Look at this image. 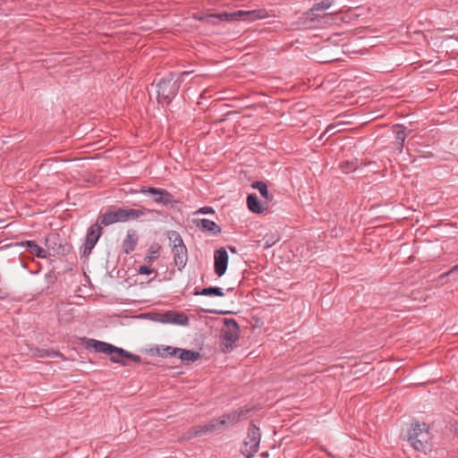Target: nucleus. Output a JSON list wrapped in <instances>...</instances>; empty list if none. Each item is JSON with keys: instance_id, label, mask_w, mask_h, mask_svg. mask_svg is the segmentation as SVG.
Instances as JSON below:
<instances>
[{"instance_id": "nucleus-1", "label": "nucleus", "mask_w": 458, "mask_h": 458, "mask_svg": "<svg viewBox=\"0 0 458 458\" xmlns=\"http://www.w3.org/2000/svg\"><path fill=\"white\" fill-rule=\"evenodd\" d=\"M87 348H92L96 352L106 353L110 355V360L113 363H118L122 366H127L128 363L123 360V358L129 359L133 362L140 363L141 357L140 355L131 353L123 348L114 346L111 344L98 341L96 339H87Z\"/></svg>"}, {"instance_id": "nucleus-2", "label": "nucleus", "mask_w": 458, "mask_h": 458, "mask_svg": "<svg viewBox=\"0 0 458 458\" xmlns=\"http://www.w3.org/2000/svg\"><path fill=\"white\" fill-rule=\"evenodd\" d=\"M405 439L419 452L427 454L432 449V437L426 423L414 421L407 431Z\"/></svg>"}, {"instance_id": "nucleus-3", "label": "nucleus", "mask_w": 458, "mask_h": 458, "mask_svg": "<svg viewBox=\"0 0 458 458\" xmlns=\"http://www.w3.org/2000/svg\"><path fill=\"white\" fill-rule=\"evenodd\" d=\"M185 74H188V72H183L176 77L174 73L170 72L157 82V98L159 104L169 105L172 102L179 91L182 81L181 78Z\"/></svg>"}, {"instance_id": "nucleus-4", "label": "nucleus", "mask_w": 458, "mask_h": 458, "mask_svg": "<svg viewBox=\"0 0 458 458\" xmlns=\"http://www.w3.org/2000/svg\"><path fill=\"white\" fill-rule=\"evenodd\" d=\"M240 337L238 323L234 318H224V327L221 329V344L223 352L231 351Z\"/></svg>"}, {"instance_id": "nucleus-5", "label": "nucleus", "mask_w": 458, "mask_h": 458, "mask_svg": "<svg viewBox=\"0 0 458 458\" xmlns=\"http://www.w3.org/2000/svg\"><path fill=\"white\" fill-rule=\"evenodd\" d=\"M168 238L173 242L172 252L174 254V261L179 271H182L188 260V251L182 238L176 231H170Z\"/></svg>"}, {"instance_id": "nucleus-6", "label": "nucleus", "mask_w": 458, "mask_h": 458, "mask_svg": "<svg viewBox=\"0 0 458 458\" xmlns=\"http://www.w3.org/2000/svg\"><path fill=\"white\" fill-rule=\"evenodd\" d=\"M123 191L126 193L131 194H142L145 197H148L152 200H171L173 196L164 189L154 188V187H146V186H137L132 187L131 185H126Z\"/></svg>"}, {"instance_id": "nucleus-7", "label": "nucleus", "mask_w": 458, "mask_h": 458, "mask_svg": "<svg viewBox=\"0 0 458 458\" xmlns=\"http://www.w3.org/2000/svg\"><path fill=\"white\" fill-rule=\"evenodd\" d=\"M260 443V430L253 422L248 428V434L243 443L242 453L247 458H251L259 451Z\"/></svg>"}, {"instance_id": "nucleus-8", "label": "nucleus", "mask_w": 458, "mask_h": 458, "mask_svg": "<svg viewBox=\"0 0 458 458\" xmlns=\"http://www.w3.org/2000/svg\"><path fill=\"white\" fill-rule=\"evenodd\" d=\"M224 427L225 420H221L220 418H215L205 424L191 428L184 433V438L190 440L203 434L218 432L221 431Z\"/></svg>"}, {"instance_id": "nucleus-9", "label": "nucleus", "mask_w": 458, "mask_h": 458, "mask_svg": "<svg viewBox=\"0 0 458 458\" xmlns=\"http://www.w3.org/2000/svg\"><path fill=\"white\" fill-rule=\"evenodd\" d=\"M119 213V221L120 222H128L131 220H135L140 217H148L155 218L158 214L157 211L154 209L140 208H118Z\"/></svg>"}, {"instance_id": "nucleus-10", "label": "nucleus", "mask_w": 458, "mask_h": 458, "mask_svg": "<svg viewBox=\"0 0 458 458\" xmlns=\"http://www.w3.org/2000/svg\"><path fill=\"white\" fill-rule=\"evenodd\" d=\"M152 320L163 324H174L186 326L189 324V318L183 312L169 310L165 313L149 314Z\"/></svg>"}, {"instance_id": "nucleus-11", "label": "nucleus", "mask_w": 458, "mask_h": 458, "mask_svg": "<svg viewBox=\"0 0 458 458\" xmlns=\"http://www.w3.org/2000/svg\"><path fill=\"white\" fill-rule=\"evenodd\" d=\"M103 233V227L95 223L87 231L85 242L82 245V255H89Z\"/></svg>"}, {"instance_id": "nucleus-12", "label": "nucleus", "mask_w": 458, "mask_h": 458, "mask_svg": "<svg viewBox=\"0 0 458 458\" xmlns=\"http://www.w3.org/2000/svg\"><path fill=\"white\" fill-rule=\"evenodd\" d=\"M228 253L225 248L215 250L214 253V271L215 274L221 277L225 275L228 266Z\"/></svg>"}, {"instance_id": "nucleus-13", "label": "nucleus", "mask_w": 458, "mask_h": 458, "mask_svg": "<svg viewBox=\"0 0 458 458\" xmlns=\"http://www.w3.org/2000/svg\"><path fill=\"white\" fill-rule=\"evenodd\" d=\"M251 410L247 406L240 407L236 410L231 411L220 416L221 420H225V427L232 426L239 421L244 420L248 418V414Z\"/></svg>"}, {"instance_id": "nucleus-14", "label": "nucleus", "mask_w": 458, "mask_h": 458, "mask_svg": "<svg viewBox=\"0 0 458 458\" xmlns=\"http://www.w3.org/2000/svg\"><path fill=\"white\" fill-rule=\"evenodd\" d=\"M334 0H322L319 3H317L313 5L312 8L307 13V18L310 21H318L320 19L327 18L328 14L320 15L317 13L318 12H325L328 8L332 6Z\"/></svg>"}, {"instance_id": "nucleus-15", "label": "nucleus", "mask_w": 458, "mask_h": 458, "mask_svg": "<svg viewBox=\"0 0 458 458\" xmlns=\"http://www.w3.org/2000/svg\"><path fill=\"white\" fill-rule=\"evenodd\" d=\"M255 13H256L255 11H253V12L237 11V12H234V13H225V12H224V13H217V14L208 15L206 18L200 17V18H198V19L199 21H202L204 19H208V18H218V19L224 20V21H232V20H236V19L242 18L243 16H251Z\"/></svg>"}, {"instance_id": "nucleus-16", "label": "nucleus", "mask_w": 458, "mask_h": 458, "mask_svg": "<svg viewBox=\"0 0 458 458\" xmlns=\"http://www.w3.org/2000/svg\"><path fill=\"white\" fill-rule=\"evenodd\" d=\"M138 241H139V235H138L137 232L134 230H129L127 232L126 237L123 241L122 247H123V252L125 254L131 253L135 250Z\"/></svg>"}, {"instance_id": "nucleus-17", "label": "nucleus", "mask_w": 458, "mask_h": 458, "mask_svg": "<svg viewBox=\"0 0 458 458\" xmlns=\"http://www.w3.org/2000/svg\"><path fill=\"white\" fill-rule=\"evenodd\" d=\"M117 222H120L118 208L114 210H108L105 213H100L97 221V223H98L101 226H107Z\"/></svg>"}, {"instance_id": "nucleus-18", "label": "nucleus", "mask_w": 458, "mask_h": 458, "mask_svg": "<svg viewBox=\"0 0 458 458\" xmlns=\"http://www.w3.org/2000/svg\"><path fill=\"white\" fill-rule=\"evenodd\" d=\"M21 246L24 247L30 254L40 259H46L48 255L47 251L38 245L34 241H24L21 242Z\"/></svg>"}, {"instance_id": "nucleus-19", "label": "nucleus", "mask_w": 458, "mask_h": 458, "mask_svg": "<svg viewBox=\"0 0 458 458\" xmlns=\"http://www.w3.org/2000/svg\"><path fill=\"white\" fill-rule=\"evenodd\" d=\"M196 225L203 232L207 231L212 234H218L221 233V228L214 221L208 219L195 220Z\"/></svg>"}, {"instance_id": "nucleus-20", "label": "nucleus", "mask_w": 458, "mask_h": 458, "mask_svg": "<svg viewBox=\"0 0 458 458\" xmlns=\"http://www.w3.org/2000/svg\"><path fill=\"white\" fill-rule=\"evenodd\" d=\"M393 131L395 135L396 149L401 152L406 139L405 127L402 124H395L393 126Z\"/></svg>"}, {"instance_id": "nucleus-21", "label": "nucleus", "mask_w": 458, "mask_h": 458, "mask_svg": "<svg viewBox=\"0 0 458 458\" xmlns=\"http://www.w3.org/2000/svg\"><path fill=\"white\" fill-rule=\"evenodd\" d=\"M248 208L255 214L267 215L270 212L271 202H246Z\"/></svg>"}, {"instance_id": "nucleus-22", "label": "nucleus", "mask_w": 458, "mask_h": 458, "mask_svg": "<svg viewBox=\"0 0 458 458\" xmlns=\"http://www.w3.org/2000/svg\"><path fill=\"white\" fill-rule=\"evenodd\" d=\"M179 359L182 361H196L200 358V353L198 351L194 350H185L181 349L179 351V353L177 354Z\"/></svg>"}, {"instance_id": "nucleus-23", "label": "nucleus", "mask_w": 458, "mask_h": 458, "mask_svg": "<svg viewBox=\"0 0 458 458\" xmlns=\"http://www.w3.org/2000/svg\"><path fill=\"white\" fill-rule=\"evenodd\" d=\"M362 162H360L358 158H354L352 160H345L340 163V169L344 174H349L356 171Z\"/></svg>"}, {"instance_id": "nucleus-24", "label": "nucleus", "mask_w": 458, "mask_h": 458, "mask_svg": "<svg viewBox=\"0 0 458 458\" xmlns=\"http://www.w3.org/2000/svg\"><path fill=\"white\" fill-rule=\"evenodd\" d=\"M194 295H205V296H225V293L222 288L217 286H209L201 289L200 291L195 289Z\"/></svg>"}, {"instance_id": "nucleus-25", "label": "nucleus", "mask_w": 458, "mask_h": 458, "mask_svg": "<svg viewBox=\"0 0 458 458\" xmlns=\"http://www.w3.org/2000/svg\"><path fill=\"white\" fill-rule=\"evenodd\" d=\"M180 348L173 346H161L157 349V353L160 357H172L176 356L179 353Z\"/></svg>"}, {"instance_id": "nucleus-26", "label": "nucleus", "mask_w": 458, "mask_h": 458, "mask_svg": "<svg viewBox=\"0 0 458 458\" xmlns=\"http://www.w3.org/2000/svg\"><path fill=\"white\" fill-rule=\"evenodd\" d=\"M251 187L253 189L259 190L260 195L264 199H266L267 200H268L270 199V195H269V191H268V189H267V185L264 182L256 181V182L251 183Z\"/></svg>"}, {"instance_id": "nucleus-27", "label": "nucleus", "mask_w": 458, "mask_h": 458, "mask_svg": "<svg viewBox=\"0 0 458 458\" xmlns=\"http://www.w3.org/2000/svg\"><path fill=\"white\" fill-rule=\"evenodd\" d=\"M280 240V238L276 235H271V236H267L266 238L263 239L264 241V243H263V248L264 249H268V248H271L272 246H274L278 241Z\"/></svg>"}, {"instance_id": "nucleus-28", "label": "nucleus", "mask_w": 458, "mask_h": 458, "mask_svg": "<svg viewBox=\"0 0 458 458\" xmlns=\"http://www.w3.org/2000/svg\"><path fill=\"white\" fill-rule=\"evenodd\" d=\"M154 272V269L148 266H140L139 268V273L141 275H151Z\"/></svg>"}, {"instance_id": "nucleus-29", "label": "nucleus", "mask_w": 458, "mask_h": 458, "mask_svg": "<svg viewBox=\"0 0 458 458\" xmlns=\"http://www.w3.org/2000/svg\"><path fill=\"white\" fill-rule=\"evenodd\" d=\"M58 352H55V351H48V350H42L40 351V357H45V356H47V357H55V356H58Z\"/></svg>"}, {"instance_id": "nucleus-30", "label": "nucleus", "mask_w": 458, "mask_h": 458, "mask_svg": "<svg viewBox=\"0 0 458 458\" xmlns=\"http://www.w3.org/2000/svg\"><path fill=\"white\" fill-rule=\"evenodd\" d=\"M214 213V209L211 207H203L195 211V214H210Z\"/></svg>"}, {"instance_id": "nucleus-31", "label": "nucleus", "mask_w": 458, "mask_h": 458, "mask_svg": "<svg viewBox=\"0 0 458 458\" xmlns=\"http://www.w3.org/2000/svg\"><path fill=\"white\" fill-rule=\"evenodd\" d=\"M454 272H457L458 273V264L455 265L454 267H453L450 270H448L447 272H445V274L441 275V277H445L446 276H449Z\"/></svg>"}, {"instance_id": "nucleus-32", "label": "nucleus", "mask_w": 458, "mask_h": 458, "mask_svg": "<svg viewBox=\"0 0 458 458\" xmlns=\"http://www.w3.org/2000/svg\"><path fill=\"white\" fill-rule=\"evenodd\" d=\"M246 200H259L255 193H250L247 196Z\"/></svg>"}, {"instance_id": "nucleus-33", "label": "nucleus", "mask_w": 458, "mask_h": 458, "mask_svg": "<svg viewBox=\"0 0 458 458\" xmlns=\"http://www.w3.org/2000/svg\"><path fill=\"white\" fill-rule=\"evenodd\" d=\"M452 429L455 434L458 435V421L452 424Z\"/></svg>"}, {"instance_id": "nucleus-34", "label": "nucleus", "mask_w": 458, "mask_h": 458, "mask_svg": "<svg viewBox=\"0 0 458 458\" xmlns=\"http://www.w3.org/2000/svg\"><path fill=\"white\" fill-rule=\"evenodd\" d=\"M379 206H380V204L372 205V206L369 208V209H370V210H372V209H374L375 208L379 207Z\"/></svg>"}, {"instance_id": "nucleus-35", "label": "nucleus", "mask_w": 458, "mask_h": 458, "mask_svg": "<svg viewBox=\"0 0 458 458\" xmlns=\"http://www.w3.org/2000/svg\"><path fill=\"white\" fill-rule=\"evenodd\" d=\"M230 250L233 252V253H235L236 252V250L234 247H230Z\"/></svg>"}, {"instance_id": "nucleus-36", "label": "nucleus", "mask_w": 458, "mask_h": 458, "mask_svg": "<svg viewBox=\"0 0 458 458\" xmlns=\"http://www.w3.org/2000/svg\"><path fill=\"white\" fill-rule=\"evenodd\" d=\"M329 455H331L333 458H335V456L332 455L331 454H329Z\"/></svg>"}]
</instances>
